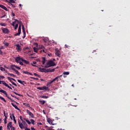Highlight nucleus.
Returning a JSON list of instances; mask_svg holds the SVG:
<instances>
[{
  "instance_id": "obj_1",
  "label": "nucleus",
  "mask_w": 130,
  "mask_h": 130,
  "mask_svg": "<svg viewBox=\"0 0 130 130\" xmlns=\"http://www.w3.org/2000/svg\"><path fill=\"white\" fill-rule=\"evenodd\" d=\"M56 64L54 63L53 60L50 59L48 61L47 63L45 64V66L44 68H51V67H55Z\"/></svg>"
},
{
  "instance_id": "obj_2",
  "label": "nucleus",
  "mask_w": 130,
  "mask_h": 130,
  "mask_svg": "<svg viewBox=\"0 0 130 130\" xmlns=\"http://www.w3.org/2000/svg\"><path fill=\"white\" fill-rule=\"evenodd\" d=\"M3 84V85H4V86H6V87H7V88H9L11 90H13V88H12V87L10 86L7 83L5 82V81H1L0 80V84Z\"/></svg>"
},
{
  "instance_id": "obj_3",
  "label": "nucleus",
  "mask_w": 130,
  "mask_h": 130,
  "mask_svg": "<svg viewBox=\"0 0 130 130\" xmlns=\"http://www.w3.org/2000/svg\"><path fill=\"white\" fill-rule=\"evenodd\" d=\"M15 21L12 22V26L13 27H15V24H16V23H17L18 24H21V23H22V21H20L17 19H14Z\"/></svg>"
},
{
  "instance_id": "obj_4",
  "label": "nucleus",
  "mask_w": 130,
  "mask_h": 130,
  "mask_svg": "<svg viewBox=\"0 0 130 130\" xmlns=\"http://www.w3.org/2000/svg\"><path fill=\"white\" fill-rule=\"evenodd\" d=\"M0 92L1 93H3V94H5V95H6V97L8 99H11V98H10L9 96H8V93H7V91L3 90V89H0Z\"/></svg>"
},
{
  "instance_id": "obj_5",
  "label": "nucleus",
  "mask_w": 130,
  "mask_h": 130,
  "mask_svg": "<svg viewBox=\"0 0 130 130\" xmlns=\"http://www.w3.org/2000/svg\"><path fill=\"white\" fill-rule=\"evenodd\" d=\"M26 112L32 118H34V117H35L34 116V114L32 112H30L28 110H27Z\"/></svg>"
},
{
  "instance_id": "obj_6",
  "label": "nucleus",
  "mask_w": 130,
  "mask_h": 130,
  "mask_svg": "<svg viewBox=\"0 0 130 130\" xmlns=\"http://www.w3.org/2000/svg\"><path fill=\"white\" fill-rule=\"evenodd\" d=\"M23 59V58H21L20 57H17L15 58V61L16 62H17V63H19L20 61H22V60Z\"/></svg>"
},
{
  "instance_id": "obj_7",
  "label": "nucleus",
  "mask_w": 130,
  "mask_h": 130,
  "mask_svg": "<svg viewBox=\"0 0 130 130\" xmlns=\"http://www.w3.org/2000/svg\"><path fill=\"white\" fill-rule=\"evenodd\" d=\"M55 55L58 56V57H60V51L59 50L57 49H55Z\"/></svg>"
},
{
  "instance_id": "obj_8",
  "label": "nucleus",
  "mask_w": 130,
  "mask_h": 130,
  "mask_svg": "<svg viewBox=\"0 0 130 130\" xmlns=\"http://www.w3.org/2000/svg\"><path fill=\"white\" fill-rule=\"evenodd\" d=\"M55 71V69H47L46 70V73H52Z\"/></svg>"
},
{
  "instance_id": "obj_9",
  "label": "nucleus",
  "mask_w": 130,
  "mask_h": 130,
  "mask_svg": "<svg viewBox=\"0 0 130 130\" xmlns=\"http://www.w3.org/2000/svg\"><path fill=\"white\" fill-rule=\"evenodd\" d=\"M22 32L23 33V36L22 38L24 39L25 37H26V30H25V27H24V25H22Z\"/></svg>"
},
{
  "instance_id": "obj_10",
  "label": "nucleus",
  "mask_w": 130,
  "mask_h": 130,
  "mask_svg": "<svg viewBox=\"0 0 130 130\" xmlns=\"http://www.w3.org/2000/svg\"><path fill=\"white\" fill-rule=\"evenodd\" d=\"M38 90H48V87L46 86L38 87H37Z\"/></svg>"
},
{
  "instance_id": "obj_11",
  "label": "nucleus",
  "mask_w": 130,
  "mask_h": 130,
  "mask_svg": "<svg viewBox=\"0 0 130 130\" xmlns=\"http://www.w3.org/2000/svg\"><path fill=\"white\" fill-rule=\"evenodd\" d=\"M16 50L17 51H22V48H21V46L19 44L16 45Z\"/></svg>"
},
{
  "instance_id": "obj_12",
  "label": "nucleus",
  "mask_w": 130,
  "mask_h": 130,
  "mask_svg": "<svg viewBox=\"0 0 130 130\" xmlns=\"http://www.w3.org/2000/svg\"><path fill=\"white\" fill-rule=\"evenodd\" d=\"M7 79H8V80H9V81H10V82H11V83H12V85H14V86H17V84H16L15 82H13V81H12L11 80V77H8Z\"/></svg>"
},
{
  "instance_id": "obj_13",
  "label": "nucleus",
  "mask_w": 130,
  "mask_h": 130,
  "mask_svg": "<svg viewBox=\"0 0 130 130\" xmlns=\"http://www.w3.org/2000/svg\"><path fill=\"white\" fill-rule=\"evenodd\" d=\"M7 79H8V80H9V81H10V82H11V83H12V85H14V86H17V84H16L15 82H13V81H12L11 80V77H8Z\"/></svg>"
},
{
  "instance_id": "obj_14",
  "label": "nucleus",
  "mask_w": 130,
  "mask_h": 130,
  "mask_svg": "<svg viewBox=\"0 0 130 130\" xmlns=\"http://www.w3.org/2000/svg\"><path fill=\"white\" fill-rule=\"evenodd\" d=\"M12 122H10L8 124H7V128L8 129H10L11 128L13 127V125H12Z\"/></svg>"
},
{
  "instance_id": "obj_15",
  "label": "nucleus",
  "mask_w": 130,
  "mask_h": 130,
  "mask_svg": "<svg viewBox=\"0 0 130 130\" xmlns=\"http://www.w3.org/2000/svg\"><path fill=\"white\" fill-rule=\"evenodd\" d=\"M0 8H1L2 9H3V10H5V11H6V12H8L9 11V10H8V8H7V7L1 4H0Z\"/></svg>"
},
{
  "instance_id": "obj_16",
  "label": "nucleus",
  "mask_w": 130,
  "mask_h": 130,
  "mask_svg": "<svg viewBox=\"0 0 130 130\" xmlns=\"http://www.w3.org/2000/svg\"><path fill=\"white\" fill-rule=\"evenodd\" d=\"M16 68L17 70H21V68L15 65V64H12L11 66V69L12 70V68Z\"/></svg>"
},
{
  "instance_id": "obj_17",
  "label": "nucleus",
  "mask_w": 130,
  "mask_h": 130,
  "mask_svg": "<svg viewBox=\"0 0 130 130\" xmlns=\"http://www.w3.org/2000/svg\"><path fill=\"white\" fill-rule=\"evenodd\" d=\"M3 33H5L6 34H9V29L8 28H3Z\"/></svg>"
},
{
  "instance_id": "obj_18",
  "label": "nucleus",
  "mask_w": 130,
  "mask_h": 130,
  "mask_svg": "<svg viewBox=\"0 0 130 130\" xmlns=\"http://www.w3.org/2000/svg\"><path fill=\"white\" fill-rule=\"evenodd\" d=\"M12 70L15 72L16 74H17V76H20V72L18 70H16L14 68H12Z\"/></svg>"
},
{
  "instance_id": "obj_19",
  "label": "nucleus",
  "mask_w": 130,
  "mask_h": 130,
  "mask_svg": "<svg viewBox=\"0 0 130 130\" xmlns=\"http://www.w3.org/2000/svg\"><path fill=\"white\" fill-rule=\"evenodd\" d=\"M23 74H25V75H29L30 76H33V74L30 72H28L27 71H23Z\"/></svg>"
},
{
  "instance_id": "obj_20",
  "label": "nucleus",
  "mask_w": 130,
  "mask_h": 130,
  "mask_svg": "<svg viewBox=\"0 0 130 130\" xmlns=\"http://www.w3.org/2000/svg\"><path fill=\"white\" fill-rule=\"evenodd\" d=\"M18 125L20 128H24V124L18 121Z\"/></svg>"
},
{
  "instance_id": "obj_21",
  "label": "nucleus",
  "mask_w": 130,
  "mask_h": 130,
  "mask_svg": "<svg viewBox=\"0 0 130 130\" xmlns=\"http://www.w3.org/2000/svg\"><path fill=\"white\" fill-rule=\"evenodd\" d=\"M17 81L18 82V83H20V84H22V85H24V84H26V82H25V81H21L20 80L18 79Z\"/></svg>"
},
{
  "instance_id": "obj_22",
  "label": "nucleus",
  "mask_w": 130,
  "mask_h": 130,
  "mask_svg": "<svg viewBox=\"0 0 130 130\" xmlns=\"http://www.w3.org/2000/svg\"><path fill=\"white\" fill-rule=\"evenodd\" d=\"M40 71L41 73H46V69L45 68H40Z\"/></svg>"
},
{
  "instance_id": "obj_23",
  "label": "nucleus",
  "mask_w": 130,
  "mask_h": 130,
  "mask_svg": "<svg viewBox=\"0 0 130 130\" xmlns=\"http://www.w3.org/2000/svg\"><path fill=\"white\" fill-rule=\"evenodd\" d=\"M10 2L9 4H11V5L12 6V7H13V8H15V6H14V5L12 4H15V3H16L14 0H9Z\"/></svg>"
},
{
  "instance_id": "obj_24",
  "label": "nucleus",
  "mask_w": 130,
  "mask_h": 130,
  "mask_svg": "<svg viewBox=\"0 0 130 130\" xmlns=\"http://www.w3.org/2000/svg\"><path fill=\"white\" fill-rule=\"evenodd\" d=\"M46 62V58H45V57H42V64H45V62Z\"/></svg>"
},
{
  "instance_id": "obj_25",
  "label": "nucleus",
  "mask_w": 130,
  "mask_h": 130,
  "mask_svg": "<svg viewBox=\"0 0 130 130\" xmlns=\"http://www.w3.org/2000/svg\"><path fill=\"white\" fill-rule=\"evenodd\" d=\"M11 105H12V106H13V107H14V108H15V109H17V110H20V109L18 108V106H16V105L14 104V103H12Z\"/></svg>"
},
{
  "instance_id": "obj_26",
  "label": "nucleus",
  "mask_w": 130,
  "mask_h": 130,
  "mask_svg": "<svg viewBox=\"0 0 130 130\" xmlns=\"http://www.w3.org/2000/svg\"><path fill=\"white\" fill-rule=\"evenodd\" d=\"M21 34V30L18 29V33L14 35V36H19Z\"/></svg>"
},
{
  "instance_id": "obj_27",
  "label": "nucleus",
  "mask_w": 130,
  "mask_h": 130,
  "mask_svg": "<svg viewBox=\"0 0 130 130\" xmlns=\"http://www.w3.org/2000/svg\"><path fill=\"white\" fill-rule=\"evenodd\" d=\"M47 121L49 124H52V120H51V119L48 118L47 119Z\"/></svg>"
},
{
  "instance_id": "obj_28",
  "label": "nucleus",
  "mask_w": 130,
  "mask_h": 130,
  "mask_svg": "<svg viewBox=\"0 0 130 130\" xmlns=\"http://www.w3.org/2000/svg\"><path fill=\"white\" fill-rule=\"evenodd\" d=\"M52 83H53V82H52V81H51L50 82H48L47 84V86L48 87H50V86H51V84H52Z\"/></svg>"
},
{
  "instance_id": "obj_29",
  "label": "nucleus",
  "mask_w": 130,
  "mask_h": 130,
  "mask_svg": "<svg viewBox=\"0 0 130 130\" xmlns=\"http://www.w3.org/2000/svg\"><path fill=\"white\" fill-rule=\"evenodd\" d=\"M22 61H23V62H24V63H25L26 64H29V61H27L24 59H22Z\"/></svg>"
},
{
  "instance_id": "obj_30",
  "label": "nucleus",
  "mask_w": 130,
  "mask_h": 130,
  "mask_svg": "<svg viewBox=\"0 0 130 130\" xmlns=\"http://www.w3.org/2000/svg\"><path fill=\"white\" fill-rule=\"evenodd\" d=\"M55 81H57V82H58V77H56L53 80H52V82L53 83V82H55Z\"/></svg>"
},
{
  "instance_id": "obj_31",
  "label": "nucleus",
  "mask_w": 130,
  "mask_h": 130,
  "mask_svg": "<svg viewBox=\"0 0 130 130\" xmlns=\"http://www.w3.org/2000/svg\"><path fill=\"white\" fill-rule=\"evenodd\" d=\"M39 102L42 105H44V104H45V101H39Z\"/></svg>"
},
{
  "instance_id": "obj_32",
  "label": "nucleus",
  "mask_w": 130,
  "mask_h": 130,
  "mask_svg": "<svg viewBox=\"0 0 130 130\" xmlns=\"http://www.w3.org/2000/svg\"><path fill=\"white\" fill-rule=\"evenodd\" d=\"M24 120H25L26 122L28 123V124H30L31 123V122L30 121L26 118H24Z\"/></svg>"
},
{
  "instance_id": "obj_33",
  "label": "nucleus",
  "mask_w": 130,
  "mask_h": 130,
  "mask_svg": "<svg viewBox=\"0 0 130 130\" xmlns=\"http://www.w3.org/2000/svg\"><path fill=\"white\" fill-rule=\"evenodd\" d=\"M4 114L5 118H8V113L6 114L5 111H4Z\"/></svg>"
},
{
  "instance_id": "obj_34",
  "label": "nucleus",
  "mask_w": 130,
  "mask_h": 130,
  "mask_svg": "<svg viewBox=\"0 0 130 130\" xmlns=\"http://www.w3.org/2000/svg\"><path fill=\"white\" fill-rule=\"evenodd\" d=\"M4 44L5 46H9V43H7V42H4Z\"/></svg>"
},
{
  "instance_id": "obj_35",
  "label": "nucleus",
  "mask_w": 130,
  "mask_h": 130,
  "mask_svg": "<svg viewBox=\"0 0 130 130\" xmlns=\"http://www.w3.org/2000/svg\"><path fill=\"white\" fill-rule=\"evenodd\" d=\"M23 105L26 106V107H30V104L27 103H23Z\"/></svg>"
},
{
  "instance_id": "obj_36",
  "label": "nucleus",
  "mask_w": 130,
  "mask_h": 130,
  "mask_svg": "<svg viewBox=\"0 0 130 130\" xmlns=\"http://www.w3.org/2000/svg\"><path fill=\"white\" fill-rule=\"evenodd\" d=\"M19 26L18 23H17L15 26H14V30H16L18 28V27Z\"/></svg>"
},
{
  "instance_id": "obj_37",
  "label": "nucleus",
  "mask_w": 130,
  "mask_h": 130,
  "mask_svg": "<svg viewBox=\"0 0 130 130\" xmlns=\"http://www.w3.org/2000/svg\"><path fill=\"white\" fill-rule=\"evenodd\" d=\"M34 51L35 52L37 53L38 51V49H37L36 47H34Z\"/></svg>"
},
{
  "instance_id": "obj_38",
  "label": "nucleus",
  "mask_w": 130,
  "mask_h": 130,
  "mask_svg": "<svg viewBox=\"0 0 130 130\" xmlns=\"http://www.w3.org/2000/svg\"><path fill=\"white\" fill-rule=\"evenodd\" d=\"M34 76H36V77H38V78H41V76L37 74V73H34Z\"/></svg>"
},
{
  "instance_id": "obj_39",
  "label": "nucleus",
  "mask_w": 130,
  "mask_h": 130,
  "mask_svg": "<svg viewBox=\"0 0 130 130\" xmlns=\"http://www.w3.org/2000/svg\"><path fill=\"white\" fill-rule=\"evenodd\" d=\"M9 76H10L11 77H16V75H14V74L12 73H8Z\"/></svg>"
},
{
  "instance_id": "obj_40",
  "label": "nucleus",
  "mask_w": 130,
  "mask_h": 130,
  "mask_svg": "<svg viewBox=\"0 0 130 130\" xmlns=\"http://www.w3.org/2000/svg\"><path fill=\"white\" fill-rule=\"evenodd\" d=\"M0 99H1V100H3L5 103L7 102V101H6V99H5V98L2 96H0Z\"/></svg>"
},
{
  "instance_id": "obj_41",
  "label": "nucleus",
  "mask_w": 130,
  "mask_h": 130,
  "mask_svg": "<svg viewBox=\"0 0 130 130\" xmlns=\"http://www.w3.org/2000/svg\"><path fill=\"white\" fill-rule=\"evenodd\" d=\"M41 98H43V99H47V98H48V96H46V95H42V96H41Z\"/></svg>"
},
{
  "instance_id": "obj_42",
  "label": "nucleus",
  "mask_w": 130,
  "mask_h": 130,
  "mask_svg": "<svg viewBox=\"0 0 130 130\" xmlns=\"http://www.w3.org/2000/svg\"><path fill=\"white\" fill-rule=\"evenodd\" d=\"M63 75H70V72H63Z\"/></svg>"
},
{
  "instance_id": "obj_43",
  "label": "nucleus",
  "mask_w": 130,
  "mask_h": 130,
  "mask_svg": "<svg viewBox=\"0 0 130 130\" xmlns=\"http://www.w3.org/2000/svg\"><path fill=\"white\" fill-rule=\"evenodd\" d=\"M22 123L24 124V125H25V126H27V123H26V122H25V121H24L23 120L22 121Z\"/></svg>"
},
{
  "instance_id": "obj_44",
  "label": "nucleus",
  "mask_w": 130,
  "mask_h": 130,
  "mask_svg": "<svg viewBox=\"0 0 130 130\" xmlns=\"http://www.w3.org/2000/svg\"><path fill=\"white\" fill-rule=\"evenodd\" d=\"M13 93L14 94H15V95H17V96H22L20 94H19V93L16 92L15 91H13Z\"/></svg>"
},
{
  "instance_id": "obj_45",
  "label": "nucleus",
  "mask_w": 130,
  "mask_h": 130,
  "mask_svg": "<svg viewBox=\"0 0 130 130\" xmlns=\"http://www.w3.org/2000/svg\"><path fill=\"white\" fill-rule=\"evenodd\" d=\"M0 70L1 71H2V72H4V71H6V69H5V68H3V67H0Z\"/></svg>"
},
{
  "instance_id": "obj_46",
  "label": "nucleus",
  "mask_w": 130,
  "mask_h": 130,
  "mask_svg": "<svg viewBox=\"0 0 130 130\" xmlns=\"http://www.w3.org/2000/svg\"><path fill=\"white\" fill-rule=\"evenodd\" d=\"M30 121H31L32 124H34V123H35V121H34V120H33L32 119H30Z\"/></svg>"
},
{
  "instance_id": "obj_47",
  "label": "nucleus",
  "mask_w": 130,
  "mask_h": 130,
  "mask_svg": "<svg viewBox=\"0 0 130 130\" xmlns=\"http://www.w3.org/2000/svg\"><path fill=\"white\" fill-rule=\"evenodd\" d=\"M64 46H65V48H69V47H70V46H69V45H67V44H66L65 45H64Z\"/></svg>"
},
{
  "instance_id": "obj_48",
  "label": "nucleus",
  "mask_w": 130,
  "mask_h": 130,
  "mask_svg": "<svg viewBox=\"0 0 130 130\" xmlns=\"http://www.w3.org/2000/svg\"><path fill=\"white\" fill-rule=\"evenodd\" d=\"M21 66H23L24 65V64L23 63V62H22V61H20V62H18Z\"/></svg>"
},
{
  "instance_id": "obj_49",
  "label": "nucleus",
  "mask_w": 130,
  "mask_h": 130,
  "mask_svg": "<svg viewBox=\"0 0 130 130\" xmlns=\"http://www.w3.org/2000/svg\"><path fill=\"white\" fill-rule=\"evenodd\" d=\"M61 77H62V75L57 76V78H58V79H60V78H61Z\"/></svg>"
},
{
  "instance_id": "obj_50",
  "label": "nucleus",
  "mask_w": 130,
  "mask_h": 130,
  "mask_svg": "<svg viewBox=\"0 0 130 130\" xmlns=\"http://www.w3.org/2000/svg\"><path fill=\"white\" fill-rule=\"evenodd\" d=\"M7 118H5L4 119V122H5V124H7Z\"/></svg>"
},
{
  "instance_id": "obj_51",
  "label": "nucleus",
  "mask_w": 130,
  "mask_h": 130,
  "mask_svg": "<svg viewBox=\"0 0 130 130\" xmlns=\"http://www.w3.org/2000/svg\"><path fill=\"white\" fill-rule=\"evenodd\" d=\"M0 79H1V80L2 79H5V76H0Z\"/></svg>"
},
{
  "instance_id": "obj_52",
  "label": "nucleus",
  "mask_w": 130,
  "mask_h": 130,
  "mask_svg": "<svg viewBox=\"0 0 130 130\" xmlns=\"http://www.w3.org/2000/svg\"><path fill=\"white\" fill-rule=\"evenodd\" d=\"M12 117H13V120L16 119V117H15V115H14V114H12Z\"/></svg>"
},
{
  "instance_id": "obj_53",
  "label": "nucleus",
  "mask_w": 130,
  "mask_h": 130,
  "mask_svg": "<svg viewBox=\"0 0 130 130\" xmlns=\"http://www.w3.org/2000/svg\"><path fill=\"white\" fill-rule=\"evenodd\" d=\"M11 96L12 97H13V98H16V99H18L17 98V96H14L13 94H11Z\"/></svg>"
},
{
  "instance_id": "obj_54",
  "label": "nucleus",
  "mask_w": 130,
  "mask_h": 130,
  "mask_svg": "<svg viewBox=\"0 0 130 130\" xmlns=\"http://www.w3.org/2000/svg\"><path fill=\"white\" fill-rule=\"evenodd\" d=\"M0 25H1V26H6V23H0Z\"/></svg>"
},
{
  "instance_id": "obj_55",
  "label": "nucleus",
  "mask_w": 130,
  "mask_h": 130,
  "mask_svg": "<svg viewBox=\"0 0 130 130\" xmlns=\"http://www.w3.org/2000/svg\"><path fill=\"white\" fill-rule=\"evenodd\" d=\"M19 118L21 121H23V118L22 117V116H20Z\"/></svg>"
},
{
  "instance_id": "obj_56",
  "label": "nucleus",
  "mask_w": 130,
  "mask_h": 130,
  "mask_svg": "<svg viewBox=\"0 0 130 130\" xmlns=\"http://www.w3.org/2000/svg\"><path fill=\"white\" fill-rule=\"evenodd\" d=\"M30 78H31V79H33V80H39L38 78H35L34 77H30Z\"/></svg>"
},
{
  "instance_id": "obj_57",
  "label": "nucleus",
  "mask_w": 130,
  "mask_h": 130,
  "mask_svg": "<svg viewBox=\"0 0 130 130\" xmlns=\"http://www.w3.org/2000/svg\"><path fill=\"white\" fill-rule=\"evenodd\" d=\"M18 30H21V24H20L19 25Z\"/></svg>"
},
{
  "instance_id": "obj_58",
  "label": "nucleus",
  "mask_w": 130,
  "mask_h": 130,
  "mask_svg": "<svg viewBox=\"0 0 130 130\" xmlns=\"http://www.w3.org/2000/svg\"><path fill=\"white\" fill-rule=\"evenodd\" d=\"M11 79H12V81H14V82H17V81L16 80V79L13 78H11Z\"/></svg>"
},
{
  "instance_id": "obj_59",
  "label": "nucleus",
  "mask_w": 130,
  "mask_h": 130,
  "mask_svg": "<svg viewBox=\"0 0 130 130\" xmlns=\"http://www.w3.org/2000/svg\"><path fill=\"white\" fill-rule=\"evenodd\" d=\"M38 125H42V123L41 122L38 123Z\"/></svg>"
},
{
  "instance_id": "obj_60",
  "label": "nucleus",
  "mask_w": 130,
  "mask_h": 130,
  "mask_svg": "<svg viewBox=\"0 0 130 130\" xmlns=\"http://www.w3.org/2000/svg\"><path fill=\"white\" fill-rule=\"evenodd\" d=\"M11 130H16V129L15 128V127L13 126L11 127Z\"/></svg>"
},
{
  "instance_id": "obj_61",
  "label": "nucleus",
  "mask_w": 130,
  "mask_h": 130,
  "mask_svg": "<svg viewBox=\"0 0 130 130\" xmlns=\"http://www.w3.org/2000/svg\"><path fill=\"white\" fill-rule=\"evenodd\" d=\"M24 129L25 130H31V129H30V128H28L27 127L24 128Z\"/></svg>"
},
{
  "instance_id": "obj_62",
  "label": "nucleus",
  "mask_w": 130,
  "mask_h": 130,
  "mask_svg": "<svg viewBox=\"0 0 130 130\" xmlns=\"http://www.w3.org/2000/svg\"><path fill=\"white\" fill-rule=\"evenodd\" d=\"M31 130H36V129H35V128L34 127H31Z\"/></svg>"
},
{
  "instance_id": "obj_63",
  "label": "nucleus",
  "mask_w": 130,
  "mask_h": 130,
  "mask_svg": "<svg viewBox=\"0 0 130 130\" xmlns=\"http://www.w3.org/2000/svg\"><path fill=\"white\" fill-rule=\"evenodd\" d=\"M37 61L40 62V59H37Z\"/></svg>"
},
{
  "instance_id": "obj_64",
  "label": "nucleus",
  "mask_w": 130,
  "mask_h": 130,
  "mask_svg": "<svg viewBox=\"0 0 130 130\" xmlns=\"http://www.w3.org/2000/svg\"><path fill=\"white\" fill-rule=\"evenodd\" d=\"M47 130H54L53 129H50V128H48Z\"/></svg>"
}]
</instances>
